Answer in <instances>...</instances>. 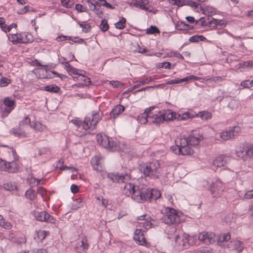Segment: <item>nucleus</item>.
Returning a JSON list of instances; mask_svg holds the SVG:
<instances>
[{"instance_id":"nucleus-1","label":"nucleus","mask_w":253,"mask_h":253,"mask_svg":"<svg viewBox=\"0 0 253 253\" xmlns=\"http://www.w3.org/2000/svg\"><path fill=\"white\" fill-rule=\"evenodd\" d=\"M160 164L157 160L149 163H144L139 166V170L144 176L151 179H158L161 174Z\"/></svg>"},{"instance_id":"nucleus-2","label":"nucleus","mask_w":253,"mask_h":253,"mask_svg":"<svg viewBox=\"0 0 253 253\" xmlns=\"http://www.w3.org/2000/svg\"><path fill=\"white\" fill-rule=\"evenodd\" d=\"M97 141L103 147L111 151H115L119 150L120 149L118 143L114 141L113 138H110L105 134L97 135Z\"/></svg>"},{"instance_id":"nucleus-3","label":"nucleus","mask_w":253,"mask_h":253,"mask_svg":"<svg viewBox=\"0 0 253 253\" xmlns=\"http://www.w3.org/2000/svg\"><path fill=\"white\" fill-rule=\"evenodd\" d=\"M15 101L10 97H5L3 104H0V117L6 118L15 107Z\"/></svg>"},{"instance_id":"nucleus-4","label":"nucleus","mask_w":253,"mask_h":253,"mask_svg":"<svg viewBox=\"0 0 253 253\" xmlns=\"http://www.w3.org/2000/svg\"><path fill=\"white\" fill-rule=\"evenodd\" d=\"M162 220L165 224L169 225L178 224L181 221L177 211L172 208H169V211L163 215Z\"/></svg>"},{"instance_id":"nucleus-5","label":"nucleus","mask_w":253,"mask_h":253,"mask_svg":"<svg viewBox=\"0 0 253 253\" xmlns=\"http://www.w3.org/2000/svg\"><path fill=\"white\" fill-rule=\"evenodd\" d=\"M149 189L137 186L131 199L136 202L143 203L149 201Z\"/></svg>"},{"instance_id":"nucleus-6","label":"nucleus","mask_w":253,"mask_h":253,"mask_svg":"<svg viewBox=\"0 0 253 253\" xmlns=\"http://www.w3.org/2000/svg\"><path fill=\"white\" fill-rule=\"evenodd\" d=\"M64 65L65 69L70 74L78 75L81 77V79L84 81V85H88L90 83V79L85 76L83 73H79V70L71 66L68 62H62Z\"/></svg>"},{"instance_id":"nucleus-7","label":"nucleus","mask_w":253,"mask_h":253,"mask_svg":"<svg viewBox=\"0 0 253 253\" xmlns=\"http://www.w3.org/2000/svg\"><path fill=\"white\" fill-rule=\"evenodd\" d=\"M224 190V186L219 179L216 180L211 185L210 191L213 197H220Z\"/></svg>"},{"instance_id":"nucleus-8","label":"nucleus","mask_w":253,"mask_h":253,"mask_svg":"<svg viewBox=\"0 0 253 253\" xmlns=\"http://www.w3.org/2000/svg\"><path fill=\"white\" fill-rule=\"evenodd\" d=\"M108 177L114 182L118 183H126L128 181L131 177L130 175L128 173L120 174L109 173L107 174Z\"/></svg>"},{"instance_id":"nucleus-9","label":"nucleus","mask_w":253,"mask_h":253,"mask_svg":"<svg viewBox=\"0 0 253 253\" xmlns=\"http://www.w3.org/2000/svg\"><path fill=\"white\" fill-rule=\"evenodd\" d=\"M34 216L37 220L41 222H46L50 223H55V219L53 217L45 211H35Z\"/></svg>"},{"instance_id":"nucleus-10","label":"nucleus","mask_w":253,"mask_h":253,"mask_svg":"<svg viewBox=\"0 0 253 253\" xmlns=\"http://www.w3.org/2000/svg\"><path fill=\"white\" fill-rule=\"evenodd\" d=\"M231 157L227 154L221 155L215 158L212 162V167L215 168H220L225 166L230 162Z\"/></svg>"},{"instance_id":"nucleus-11","label":"nucleus","mask_w":253,"mask_h":253,"mask_svg":"<svg viewBox=\"0 0 253 253\" xmlns=\"http://www.w3.org/2000/svg\"><path fill=\"white\" fill-rule=\"evenodd\" d=\"M198 239L206 244L214 243L216 240L215 235L212 232H203L199 234Z\"/></svg>"},{"instance_id":"nucleus-12","label":"nucleus","mask_w":253,"mask_h":253,"mask_svg":"<svg viewBox=\"0 0 253 253\" xmlns=\"http://www.w3.org/2000/svg\"><path fill=\"white\" fill-rule=\"evenodd\" d=\"M199 20L201 22V25L202 26H206L208 24L212 27H215L218 25L221 26V27H225L226 26V23L223 20L211 18V20L210 18H208V21H207L204 20L203 18H201Z\"/></svg>"},{"instance_id":"nucleus-13","label":"nucleus","mask_w":253,"mask_h":253,"mask_svg":"<svg viewBox=\"0 0 253 253\" xmlns=\"http://www.w3.org/2000/svg\"><path fill=\"white\" fill-rule=\"evenodd\" d=\"M247 145L241 144L237 147L235 150V154L238 159L246 160L247 159Z\"/></svg>"},{"instance_id":"nucleus-14","label":"nucleus","mask_w":253,"mask_h":253,"mask_svg":"<svg viewBox=\"0 0 253 253\" xmlns=\"http://www.w3.org/2000/svg\"><path fill=\"white\" fill-rule=\"evenodd\" d=\"M189 145H197L200 141L203 139V136L199 132H193L189 137H188Z\"/></svg>"},{"instance_id":"nucleus-15","label":"nucleus","mask_w":253,"mask_h":253,"mask_svg":"<svg viewBox=\"0 0 253 253\" xmlns=\"http://www.w3.org/2000/svg\"><path fill=\"white\" fill-rule=\"evenodd\" d=\"M134 240L140 245H145L146 244L145 238L141 229H137L134 231Z\"/></svg>"},{"instance_id":"nucleus-16","label":"nucleus","mask_w":253,"mask_h":253,"mask_svg":"<svg viewBox=\"0 0 253 253\" xmlns=\"http://www.w3.org/2000/svg\"><path fill=\"white\" fill-rule=\"evenodd\" d=\"M137 186L130 183H126L123 188V194L127 197H131L133 195Z\"/></svg>"},{"instance_id":"nucleus-17","label":"nucleus","mask_w":253,"mask_h":253,"mask_svg":"<svg viewBox=\"0 0 253 253\" xmlns=\"http://www.w3.org/2000/svg\"><path fill=\"white\" fill-rule=\"evenodd\" d=\"M153 109L154 107H150L145 110L143 113H141L138 117V121L141 124H144L147 122L149 123L150 112Z\"/></svg>"},{"instance_id":"nucleus-18","label":"nucleus","mask_w":253,"mask_h":253,"mask_svg":"<svg viewBox=\"0 0 253 253\" xmlns=\"http://www.w3.org/2000/svg\"><path fill=\"white\" fill-rule=\"evenodd\" d=\"M163 122V118L160 111L157 113H154L150 111L149 116V123L159 125Z\"/></svg>"},{"instance_id":"nucleus-19","label":"nucleus","mask_w":253,"mask_h":253,"mask_svg":"<svg viewBox=\"0 0 253 253\" xmlns=\"http://www.w3.org/2000/svg\"><path fill=\"white\" fill-rule=\"evenodd\" d=\"M163 122L165 121H168L171 120L174 117L175 113L171 110L167 109L160 111Z\"/></svg>"},{"instance_id":"nucleus-20","label":"nucleus","mask_w":253,"mask_h":253,"mask_svg":"<svg viewBox=\"0 0 253 253\" xmlns=\"http://www.w3.org/2000/svg\"><path fill=\"white\" fill-rule=\"evenodd\" d=\"M148 2V0H135V2L133 3V5L145 11L151 12V10H149L148 8L146 7Z\"/></svg>"},{"instance_id":"nucleus-21","label":"nucleus","mask_w":253,"mask_h":253,"mask_svg":"<svg viewBox=\"0 0 253 253\" xmlns=\"http://www.w3.org/2000/svg\"><path fill=\"white\" fill-rule=\"evenodd\" d=\"M82 125L83 128L85 130H87L93 128L95 126V124H92V121H91V118L88 117H86L84 118V122L82 123Z\"/></svg>"},{"instance_id":"nucleus-22","label":"nucleus","mask_w":253,"mask_h":253,"mask_svg":"<svg viewBox=\"0 0 253 253\" xmlns=\"http://www.w3.org/2000/svg\"><path fill=\"white\" fill-rule=\"evenodd\" d=\"M125 107L122 105H117L112 110L110 113L111 117L115 118L119 115L123 113L125 110Z\"/></svg>"},{"instance_id":"nucleus-23","label":"nucleus","mask_w":253,"mask_h":253,"mask_svg":"<svg viewBox=\"0 0 253 253\" xmlns=\"http://www.w3.org/2000/svg\"><path fill=\"white\" fill-rule=\"evenodd\" d=\"M7 169L6 171L9 172H16L19 169V165L16 161H12L7 163Z\"/></svg>"},{"instance_id":"nucleus-24","label":"nucleus","mask_w":253,"mask_h":253,"mask_svg":"<svg viewBox=\"0 0 253 253\" xmlns=\"http://www.w3.org/2000/svg\"><path fill=\"white\" fill-rule=\"evenodd\" d=\"M149 201L156 200L159 199L161 195L160 192L157 189H149Z\"/></svg>"},{"instance_id":"nucleus-25","label":"nucleus","mask_w":253,"mask_h":253,"mask_svg":"<svg viewBox=\"0 0 253 253\" xmlns=\"http://www.w3.org/2000/svg\"><path fill=\"white\" fill-rule=\"evenodd\" d=\"M175 143L179 148H182L189 145L188 138H186L181 137H177L175 140Z\"/></svg>"},{"instance_id":"nucleus-26","label":"nucleus","mask_w":253,"mask_h":253,"mask_svg":"<svg viewBox=\"0 0 253 253\" xmlns=\"http://www.w3.org/2000/svg\"><path fill=\"white\" fill-rule=\"evenodd\" d=\"M31 35L29 33H21L18 34L19 43H26L31 42Z\"/></svg>"},{"instance_id":"nucleus-27","label":"nucleus","mask_w":253,"mask_h":253,"mask_svg":"<svg viewBox=\"0 0 253 253\" xmlns=\"http://www.w3.org/2000/svg\"><path fill=\"white\" fill-rule=\"evenodd\" d=\"M233 133L231 129L223 131L220 133V137L224 140H227L233 138L235 136V134Z\"/></svg>"},{"instance_id":"nucleus-28","label":"nucleus","mask_w":253,"mask_h":253,"mask_svg":"<svg viewBox=\"0 0 253 253\" xmlns=\"http://www.w3.org/2000/svg\"><path fill=\"white\" fill-rule=\"evenodd\" d=\"M91 164L94 169L96 170H101V166L100 163V159L97 156H95L91 160Z\"/></svg>"},{"instance_id":"nucleus-29","label":"nucleus","mask_w":253,"mask_h":253,"mask_svg":"<svg viewBox=\"0 0 253 253\" xmlns=\"http://www.w3.org/2000/svg\"><path fill=\"white\" fill-rule=\"evenodd\" d=\"M77 247H80L82 251L87 250L89 247L86 238H83L81 241H79L77 243Z\"/></svg>"},{"instance_id":"nucleus-30","label":"nucleus","mask_w":253,"mask_h":253,"mask_svg":"<svg viewBox=\"0 0 253 253\" xmlns=\"http://www.w3.org/2000/svg\"><path fill=\"white\" fill-rule=\"evenodd\" d=\"M178 152H180V154L182 155H190L193 154V150L190 148L188 145L184 146L182 148H179L177 150Z\"/></svg>"},{"instance_id":"nucleus-31","label":"nucleus","mask_w":253,"mask_h":253,"mask_svg":"<svg viewBox=\"0 0 253 253\" xmlns=\"http://www.w3.org/2000/svg\"><path fill=\"white\" fill-rule=\"evenodd\" d=\"M201 10L205 14L213 15L216 13L215 9L211 6H206L205 7L201 6Z\"/></svg>"},{"instance_id":"nucleus-32","label":"nucleus","mask_w":253,"mask_h":253,"mask_svg":"<svg viewBox=\"0 0 253 253\" xmlns=\"http://www.w3.org/2000/svg\"><path fill=\"white\" fill-rule=\"evenodd\" d=\"M30 126L39 131H42L45 128V126L39 122H36L33 124L32 123V124H30Z\"/></svg>"},{"instance_id":"nucleus-33","label":"nucleus","mask_w":253,"mask_h":253,"mask_svg":"<svg viewBox=\"0 0 253 253\" xmlns=\"http://www.w3.org/2000/svg\"><path fill=\"white\" fill-rule=\"evenodd\" d=\"M44 90L50 92L57 93L60 90V87L55 84H51L44 86Z\"/></svg>"},{"instance_id":"nucleus-34","label":"nucleus","mask_w":253,"mask_h":253,"mask_svg":"<svg viewBox=\"0 0 253 253\" xmlns=\"http://www.w3.org/2000/svg\"><path fill=\"white\" fill-rule=\"evenodd\" d=\"M196 116L201 118L203 120H208L211 118V113L206 111L199 112Z\"/></svg>"},{"instance_id":"nucleus-35","label":"nucleus","mask_w":253,"mask_h":253,"mask_svg":"<svg viewBox=\"0 0 253 253\" xmlns=\"http://www.w3.org/2000/svg\"><path fill=\"white\" fill-rule=\"evenodd\" d=\"M87 2L90 9L92 10H95L97 7H100L99 1L95 0H87Z\"/></svg>"},{"instance_id":"nucleus-36","label":"nucleus","mask_w":253,"mask_h":253,"mask_svg":"<svg viewBox=\"0 0 253 253\" xmlns=\"http://www.w3.org/2000/svg\"><path fill=\"white\" fill-rule=\"evenodd\" d=\"M206 38L202 35H195L189 38V41L191 42H197L200 41H204Z\"/></svg>"},{"instance_id":"nucleus-37","label":"nucleus","mask_w":253,"mask_h":253,"mask_svg":"<svg viewBox=\"0 0 253 253\" xmlns=\"http://www.w3.org/2000/svg\"><path fill=\"white\" fill-rule=\"evenodd\" d=\"M175 28L179 31L187 30L189 29V25L184 22L179 21L176 23Z\"/></svg>"},{"instance_id":"nucleus-38","label":"nucleus","mask_w":253,"mask_h":253,"mask_svg":"<svg viewBox=\"0 0 253 253\" xmlns=\"http://www.w3.org/2000/svg\"><path fill=\"white\" fill-rule=\"evenodd\" d=\"M231 235L229 233H223L220 235L218 241L219 242H225L230 240Z\"/></svg>"},{"instance_id":"nucleus-39","label":"nucleus","mask_w":253,"mask_h":253,"mask_svg":"<svg viewBox=\"0 0 253 253\" xmlns=\"http://www.w3.org/2000/svg\"><path fill=\"white\" fill-rule=\"evenodd\" d=\"M225 76H217L208 78L207 79L206 81L208 83H211V82L216 83L218 82H221L225 80Z\"/></svg>"},{"instance_id":"nucleus-40","label":"nucleus","mask_w":253,"mask_h":253,"mask_svg":"<svg viewBox=\"0 0 253 253\" xmlns=\"http://www.w3.org/2000/svg\"><path fill=\"white\" fill-rule=\"evenodd\" d=\"M126 19L124 17H122L121 19L115 23V27L118 29H123L126 27Z\"/></svg>"},{"instance_id":"nucleus-41","label":"nucleus","mask_w":253,"mask_h":253,"mask_svg":"<svg viewBox=\"0 0 253 253\" xmlns=\"http://www.w3.org/2000/svg\"><path fill=\"white\" fill-rule=\"evenodd\" d=\"M3 188L7 191H14L16 189V186L14 183L9 182L4 184Z\"/></svg>"},{"instance_id":"nucleus-42","label":"nucleus","mask_w":253,"mask_h":253,"mask_svg":"<svg viewBox=\"0 0 253 253\" xmlns=\"http://www.w3.org/2000/svg\"><path fill=\"white\" fill-rule=\"evenodd\" d=\"M25 195L27 199L30 200H34L35 198V194L34 191L31 188L29 189L26 191Z\"/></svg>"},{"instance_id":"nucleus-43","label":"nucleus","mask_w":253,"mask_h":253,"mask_svg":"<svg viewBox=\"0 0 253 253\" xmlns=\"http://www.w3.org/2000/svg\"><path fill=\"white\" fill-rule=\"evenodd\" d=\"M234 249L238 253H241L244 249L242 243L240 241H236L234 243Z\"/></svg>"},{"instance_id":"nucleus-44","label":"nucleus","mask_w":253,"mask_h":253,"mask_svg":"<svg viewBox=\"0 0 253 253\" xmlns=\"http://www.w3.org/2000/svg\"><path fill=\"white\" fill-rule=\"evenodd\" d=\"M0 226L7 229H9L11 227V224L8 222L5 221L1 215H0Z\"/></svg>"},{"instance_id":"nucleus-45","label":"nucleus","mask_w":253,"mask_h":253,"mask_svg":"<svg viewBox=\"0 0 253 253\" xmlns=\"http://www.w3.org/2000/svg\"><path fill=\"white\" fill-rule=\"evenodd\" d=\"M152 81V79L151 78H146L144 80L136 82V83L134 84V87H138L142 85L148 84Z\"/></svg>"},{"instance_id":"nucleus-46","label":"nucleus","mask_w":253,"mask_h":253,"mask_svg":"<svg viewBox=\"0 0 253 253\" xmlns=\"http://www.w3.org/2000/svg\"><path fill=\"white\" fill-rule=\"evenodd\" d=\"M100 119L99 114L97 112H93L92 113V119H91L92 124L96 125Z\"/></svg>"},{"instance_id":"nucleus-47","label":"nucleus","mask_w":253,"mask_h":253,"mask_svg":"<svg viewBox=\"0 0 253 253\" xmlns=\"http://www.w3.org/2000/svg\"><path fill=\"white\" fill-rule=\"evenodd\" d=\"M185 5L190 6V7L194 8H198L199 6H201L200 4L195 2L192 0H185Z\"/></svg>"},{"instance_id":"nucleus-48","label":"nucleus","mask_w":253,"mask_h":253,"mask_svg":"<svg viewBox=\"0 0 253 253\" xmlns=\"http://www.w3.org/2000/svg\"><path fill=\"white\" fill-rule=\"evenodd\" d=\"M11 132L15 136H20L23 134L24 133V132L21 131V130L20 129L19 127H16L13 128L11 130Z\"/></svg>"},{"instance_id":"nucleus-49","label":"nucleus","mask_w":253,"mask_h":253,"mask_svg":"<svg viewBox=\"0 0 253 253\" xmlns=\"http://www.w3.org/2000/svg\"><path fill=\"white\" fill-rule=\"evenodd\" d=\"M109 28V25L106 20L103 19L100 25V29L103 32H106Z\"/></svg>"},{"instance_id":"nucleus-50","label":"nucleus","mask_w":253,"mask_h":253,"mask_svg":"<svg viewBox=\"0 0 253 253\" xmlns=\"http://www.w3.org/2000/svg\"><path fill=\"white\" fill-rule=\"evenodd\" d=\"M8 39L9 41L12 42L14 44H17L19 43L18 41H19L18 34H11L8 36Z\"/></svg>"},{"instance_id":"nucleus-51","label":"nucleus","mask_w":253,"mask_h":253,"mask_svg":"<svg viewBox=\"0 0 253 253\" xmlns=\"http://www.w3.org/2000/svg\"><path fill=\"white\" fill-rule=\"evenodd\" d=\"M30 124H32V123H30V119L28 116H25L24 118L19 122V126H21L28 125L30 126Z\"/></svg>"},{"instance_id":"nucleus-52","label":"nucleus","mask_w":253,"mask_h":253,"mask_svg":"<svg viewBox=\"0 0 253 253\" xmlns=\"http://www.w3.org/2000/svg\"><path fill=\"white\" fill-rule=\"evenodd\" d=\"M16 26L17 25L16 24L12 23L8 26H1V29L3 32L7 33L8 32H9L13 27L15 28Z\"/></svg>"},{"instance_id":"nucleus-53","label":"nucleus","mask_w":253,"mask_h":253,"mask_svg":"<svg viewBox=\"0 0 253 253\" xmlns=\"http://www.w3.org/2000/svg\"><path fill=\"white\" fill-rule=\"evenodd\" d=\"M10 83V81L5 77H2L0 80V85L4 87L8 85Z\"/></svg>"},{"instance_id":"nucleus-54","label":"nucleus","mask_w":253,"mask_h":253,"mask_svg":"<svg viewBox=\"0 0 253 253\" xmlns=\"http://www.w3.org/2000/svg\"><path fill=\"white\" fill-rule=\"evenodd\" d=\"M149 218L150 217H148V218H146L143 222L141 223L143 227L146 229L150 228L152 226V223L150 221Z\"/></svg>"},{"instance_id":"nucleus-55","label":"nucleus","mask_w":253,"mask_h":253,"mask_svg":"<svg viewBox=\"0 0 253 253\" xmlns=\"http://www.w3.org/2000/svg\"><path fill=\"white\" fill-rule=\"evenodd\" d=\"M146 33L149 34H153L159 33V30L156 27L151 26L149 28L147 29Z\"/></svg>"},{"instance_id":"nucleus-56","label":"nucleus","mask_w":253,"mask_h":253,"mask_svg":"<svg viewBox=\"0 0 253 253\" xmlns=\"http://www.w3.org/2000/svg\"><path fill=\"white\" fill-rule=\"evenodd\" d=\"M80 27L82 28L83 32L87 33L90 30V26L88 24H83L78 23Z\"/></svg>"},{"instance_id":"nucleus-57","label":"nucleus","mask_w":253,"mask_h":253,"mask_svg":"<svg viewBox=\"0 0 253 253\" xmlns=\"http://www.w3.org/2000/svg\"><path fill=\"white\" fill-rule=\"evenodd\" d=\"M194 115L191 114L189 112H186L182 114L181 115H179V119L181 120H186L189 118H192L194 117Z\"/></svg>"},{"instance_id":"nucleus-58","label":"nucleus","mask_w":253,"mask_h":253,"mask_svg":"<svg viewBox=\"0 0 253 253\" xmlns=\"http://www.w3.org/2000/svg\"><path fill=\"white\" fill-rule=\"evenodd\" d=\"M99 1L100 7L101 6V5H103L110 9L115 8L114 6H112L110 3H108L105 0H99Z\"/></svg>"},{"instance_id":"nucleus-59","label":"nucleus","mask_w":253,"mask_h":253,"mask_svg":"<svg viewBox=\"0 0 253 253\" xmlns=\"http://www.w3.org/2000/svg\"><path fill=\"white\" fill-rule=\"evenodd\" d=\"M7 163L5 161L0 159V170L6 171L7 169Z\"/></svg>"},{"instance_id":"nucleus-60","label":"nucleus","mask_w":253,"mask_h":253,"mask_svg":"<svg viewBox=\"0 0 253 253\" xmlns=\"http://www.w3.org/2000/svg\"><path fill=\"white\" fill-rule=\"evenodd\" d=\"M184 82V79H177L169 81L167 82V84H181Z\"/></svg>"},{"instance_id":"nucleus-61","label":"nucleus","mask_w":253,"mask_h":253,"mask_svg":"<svg viewBox=\"0 0 253 253\" xmlns=\"http://www.w3.org/2000/svg\"><path fill=\"white\" fill-rule=\"evenodd\" d=\"M33 11V9L29 6H25L23 8L21 9L19 12V14H25L28 11Z\"/></svg>"},{"instance_id":"nucleus-62","label":"nucleus","mask_w":253,"mask_h":253,"mask_svg":"<svg viewBox=\"0 0 253 253\" xmlns=\"http://www.w3.org/2000/svg\"><path fill=\"white\" fill-rule=\"evenodd\" d=\"M247 158L250 157L253 158V147L252 145H247Z\"/></svg>"},{"instance_id":"nucleus-63","label":"nucleus","mask_w":253,"mask_h":253,"mask_svg":"<svg viewBox=\"0 0 253 253\" xmlns=\"http://www.w3.org/2000/svg\"><path fill=\"white\" fill-rule=\"evenodd\" d=\"M173 1V4L177 5L178 7L182 6L185 4V0H171Z\"/></svg>"},{"instance_id":"nucleus-64","label":"nucleus","mask_w":253,"mask_h":253,"mask_svg":"<svg viewBox=\"0 0 253 253\" xmlns=\"http://www.w3.org/2000/svg\"><path fill=\"white\" fill-rule=\"evenodd\" d=\"M238 106V102L234 99L232 100L229 103H228V107L232 109H234L237 107Z\"/></svg>"}]
</instances>
